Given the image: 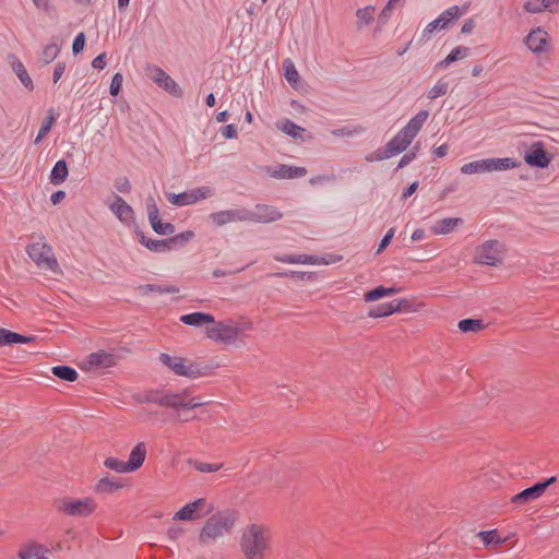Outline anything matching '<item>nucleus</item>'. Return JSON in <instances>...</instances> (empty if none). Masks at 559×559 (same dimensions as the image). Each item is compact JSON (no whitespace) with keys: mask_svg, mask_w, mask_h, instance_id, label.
Returning <instances> with one entry per match:
<instances>
[{"mask_svg":"<svg viewBox=\"0 0 559 559\" xmlns=\"http://www.w3.org/2000/svg\"><path fill=\"white\" fill-rule=\"evenodd\" d=\"M239 548L245 559H267L272 551V532L264 523H250L240 533Z\"/></svg>","mask_w":559,"mask_h":559,"instance_id":"nucleus-1","label":"nucleus"},{"mask_svg":"<svg viewBox=\"0 0 559 559\" xmlns=\"http://www.w3.org/2000/svg\"><path fill=\"white\" fill-rule=\"evenodd\" d=\"M253 329L250 320H234L231 318L216 320L214 317L211 324L204 330V335L210 341L225 346L239 347L245 344L247 332Z\"/></svg>","mask_w":559,"mask_h":559,"instance_id":"nucleus-2","label":"nucleus"},{"mask_svg":"<svg viewBox=\"0 0 559 559\" xmlns=\"http://www.w3.org/2000/svg\"><path fill=\"white\" fill-rule=\"evenodd\" d=\"M140 401L142 403H152L176 411L193 409L207 404L206 401H203L199 396H189L186 392H169L166 390L148 391Z\"/></svg>","mask_w":559,"mask_h":559,"instance_id":"nucleus-3","label":"nucleus"},{"mask_svg":"<svg viewBox=\"0 0 559 559\" xmlns=\"http://www.w3.org/2000/svg\"><path fill=\"white\" fill-rule=\"evenodd\" d=\"M26 252L38 267L50 271L55 274L60 272L52 248L46 241L44 236L34 237L26 247Z\"/></svg>","mask_w":559,"mask_h":559,"instance_id":"nucleus-4","label":"nucleus"},{"mask_svg":"<svg viewBox=\"0 0 559 559\" xmlns=\"http://www.w3.org/2000/svg\"><path fill=\"white\" fill-rule=\"evenodd\" d=\"M234 525L230 516L225 514L212 515L202 526L199 534L201 545L207 546L222 538Z\"/></svg>","mask_w":559,"mask_h":559,"instance_id":"nucleus-5","label":"nucleus"},{"mask_svg":"<svg viewBox=\"0 0 559 559\" xmlns=\"http://www.w3.org/2000/svg\"><path fill=\"white\" fill-rule=\"evenodd\" d=\"M55 508L58 512L69 516L87 518L96 511L97 503L92 497L80 499L63 497L55 501Z\"/></svg>","mask_w":559,"mask_h":559,"instance_id":"nucleus-6","label":"nucleus"},{"mask_svg":"<svg viewBox=\"0 0 559 559\" xmlns=\"http://www.w3.org/2000/svg\"><path fill=\"white\" fill-rule=\"evenodd\" d=\"M506 247L499 240H486L479 243L474 251L473 261L476 264L499 266L503 263Z\"/></svg>","mask_w":559,"mask_h":559,"instance_id":"nucleus-7","label":"nucleus"},{"mask_svg":"<svg viewBox=\"0 0 559 559\" xmlns=\"http://www.w3.org/2000/svg\"><path fill=\"white\" fill-rule=\"evenodd\" d=\"M159 361L178 377L197 379L204 374L200 365L188 358L160 354Z\"/></svg>","mask_w":559,"mask_h":559,"instance_id":"nucleus-8","label":"nucleus"},{"mask_svg":"<svg viewBox=\"0 0 559 559\" xmlns=\"http://www.w3.org/2000/svg\"><path fill=\"white\" fill-rule=\"evenodd\" d=\"M214 510L213 503L206 498H198L182 506L174 515L175 522H194L210 515Z\"/></svg>","mask_w":559,"mask_h":559,"instance_id":"nucleus-9","label":"nucleus"},{"mask_svg":"<svg viewBox=\"0 0 559 559\" xmlns=\"http://www.w3.org/2000/svg\"><path fill=\"white\" fill-rule=\"evenodd\" d=\"M462 14L461 9L457 5H452L445 11H443L436 20L431 21L423 31L420 36V44L426 43L430 39L431 34L436 29H444L449 26V24L459 19Z\"/></svg>","mask_w":559,"mask_h":559,"instance_id":"nucleus-10","label":"nucleus"},{"mask_svg":"<svg viewBox=\"0 0 559 559\" xmlns=\"http://www.w3.org/2000/svg\"><path fill=\"white\" fill-rule=\"evenodd\" d=\"M105 204L121 224L130 226L135 222V214L132 206L118 194L108 197Z\"/></svg>","mask_w":559,"mask_h":559,"instance_id":"nucleus-11","label":"nucleus"},{"mask_svg":"<svg viewBox=\"0 0 559 559\" xmlns=\"http://www.w3.org/2000/svg\"><path fill=\"white\" fill-rule=\"evenodd\" d=\"M243 221L255 223H272L282 218V213L274 206L258 204L251 210L242 209Z\"/></svg>","mask_w":559,"mask_h":559,"instance_id":"nucleus-12","label":"nucleus"},{"mask_svg":"<svg viewBox=\"0 0 559 559\" xmlns=\"http://www.w3.org/2000/svg\"><path fill=\"white\" fill-rule=\"evenodd\" d=\"M150 70V78L162 88L170 95L181 97L183 92L181 87L175 82L171 76L159 67H152Z\"/></svg>","mask_w":559,"mask_h":559,"instance_id":"nucleus-13","label":"nucleus"},{"mask_svg":"<svg viewBox=\"0 0 559 559\" xmlns=\"http://www.w3.org/2000/svg\"><path fill=\"white\" fill-rule=\"evenodd\" d=\"M342 257L338 254H331L329 259L324 257H316L308 254H299V255H286L281 258L280 261L288 263V264H313V265H328L332 263L340 262Z\"/></svg>","mask_w":559,"mask_h":559,"instance_id":"nucleus-14","label":"nucleus"},{"mask_svg":"<svg viewBox=\"0 0 559 559\" xmlns=\"http://www.w3.org/2000/svg\"><path fill=\"white\" fill-rule=\"evenodd\" d=\"M555 477H550L546 481L538 483L530 488L524 489L512 498L513 503L524 504L528 501L538 499L545 492L546 488L555 481Z\"/></svg>","mask_w":559,"mask_h":559,"instance_id":"nucleus-15","label":"nucleus"},{"mask_svg":"<svg viewBox=\"0 0 559 559\" xmlns=\"http://www.w3.org/2000/svg\"><path fill=\"white\" fill-rule=\"evenodd\" d=\"M524 160L534 167L545 168L550 163V157L546 153L540 142L534 143L524 155Z\"/></svg>","mask_w":559,"mask_h":559,"instance_id":"nucleus-16","label":"nucleus"},{"mask_svg":"<svg viewBox=\"0 0 559 559\" xmlns=\"http://www.w3.org/2000/svg\"><path fill=\"white\" fill-rule=\"evenodd\" d=\"M148 221L155 233L159 235H171L175 231V227L170 223L162 222L159 211L154 201L147 204Z\"/></svg>","mask_w":559,"mask_h":559,"instance_id":"nucleus-17","label":"nucleus"},{"mask_svg":"<svg viewBox=\"0 0 559 559\" xmlns=\"http://www.w3.org/2000/svg\"><path fill=\"white\" fill-rule=\"evenodd\" d=\"M117 364L116 357L105 350H97L88 355L86 365L91 369L110 368Z\"/></svg>","mask_w":559,"mask_h":559,"instance_id":"nucleus-18","label":"nucleus"},{"mask_svg":"<svg viewBox=\"0 0 559 559\" xmlns=\"http://www.w3.org/2000/svg\"><path fill=\"white\" fill-rule=\"evenodd\" d=\"M147 454L146 443L141 441L138 442L130 451L129 459L126 461L130 473L138 471L145 462Z\"/></svg>","mask_w":559,"mask_h":559,"instance_id":"nucleus-19","label":"nucleus"},{"mask_svg":"<svg viewBox=\"0 0 559 559\" xmlns=\"http://www.w3.org/2000/svg\"><path fill=\"white\" fill-rule=\"evenodd\" d=\"M267 174L273 178L292 179L304 177L307 170L304 167L280 165L274 168H269Z\"/></svg>","mask_w":559,"mask_h":559,"instance_id":"nucleus-20","label":"nucleus"},{"mask_svg":"<svg viewBox=\"0 0 559 559\" xmlns=\"http://www.w3.org/2000/svg\"><path fill=\"white\" fill-rule=\"evenodd\" d=\"M547 37L548 34L538 27L528 33L525 37V45L534 53L543 52L547 45Z\"/></svg>","mask_w":559,"mask_h":559,"instance_id":"nucleus-21","label":"nucleus"},{"mask_svg":"<svg viewBox=\"0 0 559 559\" xmlns=\"http://www.w3.org/2000/svg\"><path fill=\"white\" fill-rule=\"evenodd\" d=\"M463 224L461 217H445L437 221L431 227L430 231L437 236L448 235L455 231Z\"/></svg>","mask_w":559,"mask_h":559,"instance_id":"nucleus-22","label":"nucleus"},{"mask_svg":"<svg viewBox=\"0 0 559 559\" xmlns=\"http://www.w3.org/2000/svg\"><path fill=\"white\" fill-rule=\"evenodd\" d=\"M243 211L242 209L238 210H228V211H219L212 213L209 216V219L212 221L216 226H223L233 222H242L243 221Z\"/></svg>","mask_w":559,"mask_h":559,"instance_id":"nucleus-23","label":"nucleus"},{"mask_svg":"<svg viewBox=\"0 0 559 559\" xmlns=\"http://www.w3.org/2000/svg\"><path fill=\"white\" fill-rule=\"evenodd\" d=\"M413 139L404 131L401 130L385 146L389 155L395 156L403 151L412 143Z\"/></svg>","mask_w":559,"mask_h":559,"instance_id":"nucleus-24","label":"nucleus"},{"mask_svg":"<svg viewBox=\"0 0 559 559\" xmlns=\"http://www.w3.org/2000/svg\"><path fill=\"white\" fill-rule=\"evenodd\" d=\"M214 316L205 312H192L180 317V321L191 326H203V331L209 328Z\"/></svg>","mask_w":559,"mask_h":559,"instance_id":"nucleus-25","label":"nucleus"},{"mask_svg":"<svg viewBox=\"0 0 559 559\" xmlns=\"http://www.w3.org/2000/svg\"><path fill=\"white\" fill-rule=\"evenodd\" d=\"M49 550L41 544L38 543H29L23 545L19 551L17 557L20 559H38L43 555H48Z\"/></svg>","mask_w":559,"mask_h":559,"instance_id":"nucleus-26","label":"nucleus"},{"mask_svg":"<svg viewBox=\"0 0 559 559\" xmlns=\"http://www.w3.org/2000/svg\"><path fill=\"white\" fill-rule=\"evenodd\" d=\"M12 58L11 67L16 76L20 79L21 83L28 90H34L33 80L27 73V70L25 69L24 64L20 59H17L14 55L10 56Z\"/></svg>","mask_w":559,"mask_h":559,"instance_id":"nucleus-27","label":"nucleus"},{"mask_svg":"<svg viewBox=\"0 0 559 559\" xmlns=\"http://www.w3.org/2000/svg\"><path fill=\"white\" fill-rule=\"evenodd\" d=\"M34 340V336H24L7 329H0V346H7L19 343L25 344L31 343Z\"/></svg>","mask_w":559,"mask_h":559,"instance_id":"nucleus-28","label":"nucleus"},{"mask_svg":"<svg viewBox=\"0 0 559 559\" xmlns=\"http://www.w3.org/2000/svg\"><path fill=\"white\" fill-rule=\"evenodd\" d=\"M401 310H402V301L394 300V301H391L388 304H382V305L378 306L377 308L371 309L368 314L370 318H380V317L390 316L395 312H400Z\"/></svg>","mask_w":559,"mask_h":559,"instance_id":"nucleus-29","label":"nucleus"},{"mask_svg":"<svg viewBox=\"0 0 559 559\" xmlns=\"http://www.w3.org/2000/svg\"><path fill=\"white\" fill-rule=\"evenodd\" d=\"M284 76L292 87L298 88L301 80L300 75L290 58H286L283 61Z\"/></svg>","mask_w":559,"mask_h":559,"instance_id":"nucleus-30","label":"nucleus"},{"mask_svg":"<svg viewBox=\"0 0 559 559\" xmlns=\"http://www.w3.org/2000/svg\"><path fill=\"white\" fill-rule=\"evenodd\" d=\"M429 114L427 110H420L403 129L412 139L416 136V134L421 129L423 124L427 120Z\"/></svg>","mask_w":559,"mask_h":559,"instance_id":"nucleus-31","label":"nucleus"},{"mask_svg":"<svg viewBox=\"0 0 559 559\" xmlns=\"http://www.w3.org/2000/svg\"><path fill=\"white\" fill-rule=\"evenodd\" d=\"M122 485L110 477H102L94 486V491L99 495L112 493L120 489Z\"/></svg>","mask_w":559,"mask_h":559,"instance_id":"nucleus-32","label":"nucleus"},{"mask_svg":"<svg viewBox=\"0 0 559 559\" xmlns=\"http://www.w3.org/2000/svg\"><path fill=\"white\" fill-rule=\"evenodd\" d=\"M488 163V171H501V170H508L515 168L518 166V163L514 162L510 157H503V158H487Z\"/></svg>","mask_w":559,"mask_h":559,"instance_id":"nucleus-33","label":"nucleus"},{"mask_svg":"<svg viewBox=\"0 0 559 559\" xmlns=\"http://www.w3.org/2000/svg\"><path fill=\"white\" fill-rule=\"evenodd\" d=\"M399 293V289L395 287H383L378 286L372 290H369L365 294L364 299L367 302L376 301L384 297L392 296L394 294Z\"/></svg>","mask_w":559,"mask_h":559,"instance_id":"nucleus-34","label":"nucleus"},{"mask_svg":"<svg viewBox=\"0 0 559 559\" xmlns=\"http://www.w3.org/2000/svg\"><path fill=\"white\" fill-rule=\"evenodd\" d=\"M488 168L487 159H478L464 164L460 170L464 175H477L489 173Z\"/></svg>","mask_w":559,"mask_h":559,"instance_id":"nucleus-35","label":"nucleus"},{"mask_svg":"<svg viewBox=\"0 0 559 559\" xmlns=\"http://www.w3.org/2000/svg\"><path fill=\"white\" fill-rule=\"evenodd\" d=\"M68 174L67 163L64 160H58L50 173V182L60 185L66 180Z\"/></svg>","mask_w":559,"mask_h":559,"instance_id":"nucleus-36","label":"nucleus"},{"mask_svg":"<svg viewBox=\"0 0 559 559\" xmlns=\"http://www.w3.org/2000/svg\"><path fill=\"white\" fill-rule=\"evenodd\" d=\"M53 376L68 382H74L79 378L78 371L69 366H55L51 368Z\"/></svg>","mask_w":559,"mask_h":559,"instance_id":"nucleus-37","label":"nucleus"},{"mask_svg":"<svg viewBox=\"0 0 559 559\" xmlns=\"http://www.w3.org/2000/svg\"><path fill=\"white\" fill-rule=\"evenodd\" d=\"M139 237H140V242L143 246H145L147 249L152 250V251L162 252V251H166V250L170 249L169 239H166V240H153V239L146 238L142 234H140Z\"/></svg>","mask_w":559,"mask_h":559,"instance_id":"nucleus-38","label":"nucleus"},{"mask_svg":"<svg viewBox=\"0 0 559 559\" xmlns=\"http://www.w3.org/2000/svg\"><path fill=\"white\" fill-rule=\"evenodd\" d=\"M457 328L463 333H478L485 328V325L479 319H463L459 321Z\"/></svg>","mask_w":559,"mask_h":559,"instance_id":"nucleus-39","label":"nucleus"},{"mask_svg":"<svg viewBox=\"0 0 559 559\" xmlns=\"http://www.w3.org/2000/svg\"><path fill=\"white\" fill-rule=\"evenodd\" d=\"M477 536L486 546H500L504 543V539L495 530L479 532Z\"/></svg>","mask_w":559,"mask_h":559,"instance_id":"nucleus-40","label":"nucleus"},{"mask_svg":"<svg viewBox=\"0 0 559 559\" xmlns=\"http://www.w3.org/2000/svg\"><path fill=\"white\" fill-rule=\"evenodd\" d=\"M61 47L56 41L46 45L41 51V60L45 64L52 62L60 53Z\"/></svg>","mask_w":559,"mask_h":559,"instance_id":"nucleus-41","label":"nucleus"},{"mask_svg":"<svg viewBox=\"0 0 559 559\" xmlns=\"http://www.w3.org/2000/svg\"><path fill=\"white\" fill-rule=\"evenodd\" d=\"M276 126L282 132H284L295 139L300 138L301 133L304 132L302 128H300L299 126L295 124L294 122H292L289 120L278 121Z\"/></svg>","mask_w":559,"mask_h":559,"instance_id":"nucleus-42","label":"nucleus"},{"mask_svg":"<svg viewBox=\"0 0 559 559\" xmlns=\"http://www.w3.org/2000/svg\"><path fill=\"white\" fill-rule=\"evenodd\" d=\"M186 534H187V528L183 525L178 524V522H175L171 520V522L168 524V527L166 531L167 537L170 540L176 542V540H179L182 537H185Z\"/></svg>","mask_w":559,"mask_h":559,"instance_id":"nucleus-43","label":"nucleus"},{"mask_svg":"<svg viewBox=\"0 0 559 559\" xmlns=\"http://www.w3.org/2000/svg\"><path fill=\"white\" fill-rule=\"evenodd\" d=\"M139 290L143 295H147L152 292L158 294H176L179 289L176 286H160V285H143L139 287Z\"/></svg>","mask_w":559,"mask_h":559,"instance_id":"nucleus-44","label":"nucleus"},{"mask_svg":"<svg viewBox=\"0 0 559 559\" xmlns=\"http://www.w3.org/2000/svg\"><path fill=\"white\" fill-rule=\"evenodd\" d=\"M104 466L116 473L124 474L130 473L129 467L124 461H121L117 457L109 456L104 461Z\"/></svg>","mask_w":559,"mask_h":559,"instance_id":"nucleus-45","label":"nucleus"},{"mask_svg":"<svg viewBox=\"0 0 559 559\" xmlns=\"http://www.w3.org/2000/svg\"><path fill=\"white\" fill-rule=\"evenodd\" d=\"M373 7H366L357 10L356 15L358 19V28H361L364 25H368L369 23H371V21L373 20Z\"/></svg>","mask_w":559,"mask_h":559,"instance_id":"nucleus-46","label":"nucleus"},{"mask_svg":"<svg viewBox=\"0 0 559 559\" xmlns=\"http://www.w3.org/2000/svg\"><path fill=\"white\" fill-rule=\"evenodd\" d=\"M189 194L191 197V203L194 204L201 200H205V199H209L210 197H212L213 189L207 186L199 187V188L190 190Z\"/></svg>","mask_w":559,"mask_h":559,"instance_id":"nucleus-47","label":"nucleus"},{"mask_svg":"<svg viewBox=\"0 0 559 559\" xmlns=\"http://www.w3.org/2000/svg\"><path fill=\"white\" fill-rule=\"evenodd\" d=\"M56 118L57 117L52 111H50V114L45 118L39 129V132L35 139V144H38L43 140V138H45L49 133L53 122L56 121Z\"/></svg>","mask_w":559,"mask_h":559,"instance_id":"nucleus-48","label":"nucleus"},{"mask_svg":"<svg viewBox=\"0 0 559 559\" xmlns=\"http://www.w3.org/2000/svg\"><path fill=\"white\" fill-rule=\"evenodd\" d=\"M468 48L467 47H455L447 57L445 59L441 62V64H444V66H448L454 61H457L464 57L467 56L468 53Z\"/></svg>","mask_w":559,"mask_h":559,"instance_id":"nucleus-49","label":"nucleus"},{"mask_svg":"<svg viewBox=\"0 0 559 559\" xmlns=\"http://www.w3.org/2000/svg\"><path fill=\"white\" fill-rule=\"evenodd\" d=\"M168 201L177 206H185V205H191V197L189 194V191L182 192V193H170L167 197Z\"/></svg>","mask_w":559,"mask_h":559,"instance_id":"nucleus-50","label":"nucleus"},{"mask_svg":"<svg viewBox=\"0 0 559 559\" xmlns=\"http://www.w3.org/2000/svg\"><path fill=\"white\" fill-rule=\"evenodd\" d=\"M448 91V83L438 81L436 85L429 91L428 98L435 99L441 95H444Z\"/></svg>","mask_w":559,"mask_h":559,"instance_id":"nucleus-51","label":"nucleus"},{"mask_svg":"<svg viewBox=\"0 0 559 559\" xmlns=\"http://www.w3.org/2000/svg\"><path fill=\"white\" fill-rule=\"evenodd\" d=\"M122 82H123L122 74L119 72L115 73L111 79L110 86H109V92L112 96H117L119 94V92L121 91V87H122Z\"/></svg>","mask_w":559,"mask_h":559,"instance_id":"nucleus-52","label":"nucleus"},{"mask_svg":"<svg viewBox=\"0 0 559 559\" xmlns=\"http://www.w3.org/2000/svg\"><path fill=\"white\" fill-rule=\"evenodd\" d=\"M85 41H86V37L83 32L79 33L74 37L73 43H72V52L74 56L83 51V49L85 47Z\"/></svg>","mask_w":559,"mask_h":559,"instance_id":"nucleus-53","label":"nucleus"},{"mask_svg":"<svg viewBox=\"0 0 559 559\" xmlns=\"http://www.w3.org/2000/svg\"><path fill=\"white\" fill-rule=\"evenodd\" d=\"M222 467L221 464H212V463H204L199 462L195 464V469L201 473H214L217 472Z\"/></svg>","mask_w":559,"mask_h":559,"instance_id":"nucleus-54","label":"nucleus"},{"mask_svg":"<svg viewBox=\"0 0 559 559\" xmlns=\"http://www.w3.org/2000/svg\"><path fill=\"white\" fill-rule=\"evenodd\" d=\"M524 9L530 13H538L544 11V5L540 0H530L524 4Z\"/></svg>","mask_w":559,"mask_h":559,"instance_id":"nucleus-55","label":"nucleus"},{"mask_svg":"<svg viewBox=\"0 0 559 559\" xmlns=\"http://www.w3.org/2000/svg\"><path fill=\"white\" fill-rule=\"evenodd\" d=\"M394 234H395V229L394 228H390L386 231V234L384 235V237L382 238V240L379 243V247L377 249V254H380L389 246V243L391 242L392 238L394 237Z\"/></svg>","mask_w":559,"mask_h":559,"instance_id":"nucleus-56","label":"nucleus"},{"mask_svg":"<svg viewBox=\"0 0 559 559\" xmlns=\"http://www.w3.org/2000/svg\"><path fill=\"white\" fill-rule=\"evenodd\" d=\"M32 1L37 9L44 11L47 14H50L51 12L55 11V7L50 3L49 0H32Z\"/></svg>","mask_w":559,"mask_h":559,"instance_id":"nucleus-57","label":"nucleus"},{"mask_svg":"<svg viewBox=\"0 0 559 559\" xmlns=\"http://www.w3.org/2000/svg\"><path fill=\"white\" fill-rule=\"evenodd\" d=\"M390 157L391 156L389 155L386 148H384L383 151H376V152L370 153L369 155L366 156V159L368 162H376V160H382V159L390 158Z\"/></svg>","mask_w":559,"mask_h":559,"instance_id":"nucleus-58","label":"nucleus"},{"mask_svg":"<svg viewBox=\"0 0 559 559\" xmlns=\"http://www.w3.org/2000/svg\"><path fill=\"white\" fill-rule=\"evenodd\" d=\"M221 132L225 139H234L237 135V128L234 123H229L223 127Z\"/></svg>","mask_w":559,"mask_h":559,"instance_id":"nucleus-59","label":"nucleus"},{"mask_svg":"<svg viewBox=\"0 0 559 559\" xmlns=\"http://www.w3.org/2000/svg\"><path fill=\"white\" fill-rule=\"evenodd\" d=\"M106 64V52H102L100 55L96 56L92 61V67L97 70H103Z\"/></svg>","mask_w":559,"mask_h":559,"instance_id":"nucleus-60","label":"nucleus"},{"mask_svg":"<svg viewBox=\"0 0 559 559\" xmlns=\"http://www.w3.org/2000/svg\"><path fill=\"white\" fill-rule=\"evenodd\" d=\"M64 70H66V63L64 62H58L55 66L53 74H52L53 83H57L61 79V76L64 73Z\"/></svg>","mask_w":559,"mask_h":559,"instance_id":"nucleus-61","label":"nucleus"},{"mask_svg":"<svg viewBox=\"0 0 559 559\" xmlns=\"http://www.w3.org/2000/svg\"><path fill=\"white\" fill-rule=\"evenodd\" d=\"M194 237V233L191 231V230H187V231H183L173 238L169 239V242L170 245L176 242L177 240H182V241H189L191 240L192 238Z\"/></svg>","mask_w":559,"mask_h":559,"instance_id":"nucleus-62","label":"nucleus"},{"mask_svg":"<svg viewBox=\"0 0 559 559\" xmlns=\"http://www.w3.org/2000/svg\"><path fill=\"white\" fill-rule=\"evenodd\" d=\"M540 1L543 2L545 10L555 12L559 9V0H540Z\"/></svg>","mask_w":559,"mask_h":559,"instance_id":"nucleus-63","label":"nucleus"},{"mask_svg":"<svg viewBox=\"0 0 559 559\" xmlns=\"http://www.w3.org/2000/svg\"><path fill=\"white\" fill-rule=\"evenodd\" d=\"M475 28V22L473 19H467L464 21V24L461 28L462 34H469Z\"/></svg>","mask_w":559,"mask_h":559,"instance_id":"nucleus-64","label":"nucleus"}]
</instances>
